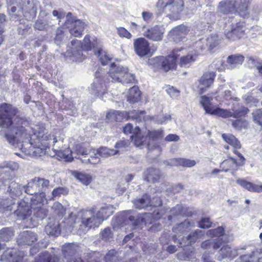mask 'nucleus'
<instances>
[{
  "label": "nucleus",
  "instance_id": "f257e3e1",
  "mask_svg": "<svg viewBox=\"0 0 262 262\" xmlns=\"http://www.w3.org/2000/svg\"><path fill=\"white\" fill-rule=\"evenodd\" d=\"M19 111L11 104L3 103L0 104V135L4 137L12 145L20 147L26 152L21 143L31 145V137L26 127L28 120L18 115Z\"/></svg>",
  "mask_w": 262,
  "mask_h": 262
},
{
  "label": "nucleus",
  "instance_id": "f03ea898",
  "mask_svg": "<svg viewBox=\"0 0 262 262\" xmlns=\"http://www.w3.org/2000/svg\"><path fill=\"white\" fill-rule=\"evenodd\" d=\"M100 217H98L96 210L92 208L89 210H82L78 212L77 216L75 214L71 213L66 220L67 226L69 227L77 228V224L80 222V230L85 231L92 228L98 227L101 224Z\"/></svg>",
  "mask_w": 262,
  "mask_h": 262
},
{
  "label": "nucleus",
  "instance_id": "7ed1b4c3",
  "mask_svg": "<svg viewBox=\"0 0 262 262\" xmlns=\"http://www.w3.org/2000/svg\"><path fill=\"white\" fill-rule=\"evenodd\" d=\"M8 5L11 6L8 8L10 19L18 20L22 15L27 13H35L37 7L36 0H6Z\"/></svg>",
  "mask_w": 262,
  "mask_h": 262
},
{
  "label": "nucleus",
  "instance_id": "20e7f679",
  "mask_svg": "<svg viewBox=\"0 0 262 262\" xmlns=\"http://www.w3.org/2000/svg\"><path fill=\"white\" fill-rule=\"evenodd\" d=\"M249 0H223L217 7V12L224 14L238 12L239 16L246 18L249 14Z\"/></svg>",
  "mask_w": 262,
  "mask_h": 262
},
{
  "label": "nucleus",
  "instance_id": "39448f33",
  "mask_svg": "<svg viewBox=\"0 0 262 262\" xmlns=\"http://www.w3.org/2000/svg\"><path fill=\"white\" fill-rule=\"evenodd\" d=\"M54 16L57 17L59 21L66 17L64 26L69 28L70 34L76 37H79L82 35L84 29L86 26V24L84 21L79 19H76L72 16L71 12L66 13L62 11L54 10L52 12Z\"/></svg>",
  "mask_w": 262,
  "mask_h": 262
},
{
  "label": "nucleus",
  "instance_id": "423d86ee",
  "mask_svg": "<svg viewBox=\"0 0 262 262\" xmlns=\"http://www.w3.org/2000/svg\"><path fill=\"white\" fill-rule=\"evenodd\" d=\"M191 226V222L189 220H185L183 222L174 226L172 230L173 232L176 233L173 236L174 242L176 240H178L179 245L181 247H185L189 245H191L195 242L197 239L201 237L203 234L202 231L200 230H196L194 232L190 233L187 237H184V236L180 238L177 237H180L179 235V233L182 234L186 231L188 228Z\"/></svg>",
  "mask_w": 262,
  "mask_h": 262
},
{
  "label": "nucleus",
  "instance_id": "0eeeda50",
  "mask_svg": "<svg viewBox=\"0 0 262 262\" xmlns=\"http://www.w3.org/2000/svg\"><path fill=\"white\" fill-rule=\"evenodd\" d=\"M182 50V49L174 50L172 54L169 55L166 57H156L149 59V62L151 64H155L156 67L165 72H167L170 69L176 67L177 59L181 56V54L179 52Z\"/></svg>",
  "mask_w": 262,
  "mask_h": 262
},
{
  "label": "nucleus",
  "instance_id": "6e6552de",
  "mask_svg": "<svg viewBox=\"0 0 262 262\" xmlns=\"http://www.w3.org/2000/svg\"><path fill=\"white\" fill-rule=\"evenodd\" d=\"M163 130L159 129L157 130H148L145 136H138L135 141V145L139 146L146 145L149 150H152L157 147L155 141L163 138Z\"/></svg>",
  "mask_w": 262,
  "mask_h": 262
},
{
  "label": "nucleus",
  "instance_id": "1a4fd4ad",
  "mask_svg": "<svg viewBox=\"0 0 262 262\" xmlns=\"http://www.w3.org/2000/svg\"><path fill=\"white\" fill-rule=\"evenodd\" d=\"M156 6L160 11L173 16L182 11L184 2L183 0H158Z\"/></svg>",
  "mask_w": 262,
  "mask_h": 262
},
{
  "label": "nucleus",
  "instance_id": "9d476101",
  "mask_svg": "<svg viewBox=\"0 0 262 262\" xmlns=\"http://www.w3.org/2000/svg\"><path fill=\"white\" fill-rule=\"evenodd\" d=\"M102 72V71L96 72V77L90 88L92 94L99 97H102L107 93V84L109 82V80L105 77V74Z\"/></svg>",
  "mask_w": 262,
  "mask_h": 262
},
{
  "label": "nucleus",
  "instance_id": "9b49d317",
  "mask_svg": "<svg viewBox=\"0 0 262 262\" xmlns=\"http://www.w3.org/2000/svg\"><path fill=\"white\" fill-rule=\"evenodd\" d=\"M212 100V98L206 96H202L201 97L200 103L205 110L206 113L216 115L224 118H229L231 115L229 111L227 110L220 107H211L210 104Z\"/></svg>",
  "mask_w": 262,
  "mask_h": 262
},
{
  "label": "nucleus",
  "instance_id": "f8f14e48",
  "mask_svg": "<svg viewBox=\"0 0 262 262\" xmlns=\"http://www.w3.org/2000/svg\"><path fill=\"white\" fill-rule=\"evenodd\" d=\"M118 151L113 149H110L106 147H101L98 149L96 152L94 151L91 156V159H83L81 158L82 162L85 164H96L100 161V157L106 158L110 156L115 155Z\"/></svg>",
  "mask_w": 262,
  "mask_h": 262
},
{
  "label": "nucleus",
  "instance_id": "ddd939ff",
  "mask_svg": "<svg viewBox=\"0 0 262 262\" xmlns=\"http://www.w3.org/2000/svg\"><path fill=\"white\" fill-rule=\"evenodd\" d=\"M67 56L75 61H80L82 59V45L80 41L74 39L71 44L67 46V51L66 53Z\"/></svg>",
  "mask_w": 262,
  "mask_h": 262
},
{
  "label": "nucleus",
  "instance_id": "4468645a",
  "mask_svg": "<svg viewBox=\"0 0 262 262\" xmlns=\"http://www.w3.org/2000/svg\"><path fill=\"white\" fill-rule=\"evenodd\" d=\"M136 208L141 209L148 206H158L161 205V201L159 198L153 199L152 201L150 197L147 194H144L141 198L133 201Z\"/></svg>",
  "mask_w": 262,
  "mask_h": 262
},
{
  "label": "nucleus",
  "instance_id": "2eb2a0df",
  "mask_svg": "<svg viewBox=\"0 0 262 262\" xmlns=\"http://www.w3.org/2000/svg\"><path fill=\"white\" fill-rule=\"evenodd\" d=\"M53 149L56 154L61 159L67 162H71L73 160L72 152L70 149L62 150L60 147L61 143H59L56 137L53 139Z\"/></svg>",
  "mask_w": 262,
  "mask_h": 262
},
{
  "label": "nucleus",
  "instance_id": "dca6fc26",
  "mask_svg": "<svg viewBox=\"0 0 262 262\" xmlns=\"http://www.w3.org/2000/svg\"><path fill=\"white\" fill-rule=\"evenodd\" d=\"M134 48L136 54L140 57L147 55L150 50L148 41L143 37L134 40Z\"/></svg>",
  "mask_w": 262,
  "mask_h": 262
},
{
  "label": "nucleus",
  "instance_id": "f3484780",
  "mask_svg": "<svg viewBox=\"0 0 262 262\" xmlns=\"http://www.w3.org/2000/svg\"><path fill=\"white\" fill-rule=\"evenodd\" d=\"M165 29L163 26L156 25L143 32V35L148 39L159 41L162 39Z\"/></svg>",
  "mask_w": 262,
  "mask_h": 262
},
{
  "label": "nucleus",
  "instance_id": "a211bd4d",
  "mask_svg": "<svg viewBox=\"0 0 262 262\" xmlns=\"http://www.w3.org/2000/svg\"><path fill=\"white\" fill-rule=\"evenodd\" d=\"M220 39L217 35H212L208 37L205 39H200L196 42V47L200 48L202 51L207 48L211 50L220 43Z\"/></svg>",
  "mask_w": 262,
  "mask_h": 262
},
{
  "label": "nucleus",
  "instance_id": "6ab92c4d",
  "mask_svg": "<svg viewBox=\"0 0 262 262\" xmlns=\"http://www.w3.org/2000/svg\"><path fill=\"white\" fill-rule=\"evenodd\" d=\"M127 72V67L113 63L111 64L109 71V76L113 82H119Z\"/></svg>",
  "mask_w": 262,
  "mask_h": 262
},
{
  "label": "nucleus",
  "instance_id": "aec40b11",
  "mask_svg": "<svg viewBox=\"0 0 262 262\" xmlns=\"http://www.w3.org/2000/svg\"><path fill=\"white\" fill-rule=\"evenodd\" d=\"M17 204V209L14 211L16 215L19 217L20 219L24 220L31 214V204L30 205L24 200H20Z\"/></svg>",
  "mask_w": 262,
  "mask_h": 262
},
{
  "label": "nucleus",
  "instance_id": "412c9836",
  "mask_svg": "<svg viewBox=\"0 0 262 262\" xmlns=\"http://www.w3.org/2000/svg\"><path fill=\"white\" fill-rule=\"evenodd\" d=\"M31 200V210L34 215L39 220L44 219L47 214V210L43 206L45 202L40 203L38 202L37 200H33V199Z\"/></svg>",
  "mask_w": 262,
  "mask_h": 262
},
{
  "label": "nucleus",
  "instance_id": "4be33fe9",
  "mask_svg": "<svg viewBox=\"0 0 262 262\" xmlns=\"http://www.w3.org/2000/svg\"><path fill=\"white\" fill-rule=\"evenodd\" d=\"M37 239V235L30 231H25L19 234L17 243L20 245H31Z\"/></svg>",
  "mask_w": 262,
  "mask_h": 262
},
{
  "label": "nucleus",
  "instance_id": "5701e85b",
  "mask_svg": "<svg viewBox=\"0 0 262 262\" xmlns=\"http://www.w3.org/2000/svg\"><path fill=\"white\" fill-rule=\"evenodd\" d=\"M161 177V173L159 169L149 167L147 168L143 174V178L148 182L155 183L159 181Z\"/></svg>",
  "mask_w": 262,
  "mask_h": 262
},
{
  "label": "nucleus",
  "instance_id": "b1692460",
  "mask_svg": "<svg viewBox=\"0 0 262 262\" xmlns=\"http://www.w3.org/2000/svg\"><path fill=\"white\" fill-rule=\"evenodd\" d=\"M35 180L37 183L38 189H39L40 198L37 201L40 203L45 202L46 201V191L49 188L50 185V181L40 177H35Z\"/></svg>",
  "mask_w": 262,
  "mask_h": 262
},
{
  "label": "nucleus",
  "instance_id": "393cba45",
  "mask_svg": "<svg viewBox=\"0 0 262 262\" xmlns=\"http://www.w3.org/2000/svg\"><path fill=\"white\" fill-rule=\"evenodd\" d=\"M60 231V224L55 220L49 222L45 228V232L50 236H58Z\"/></svg>",
  "mask_w": 262,
  "mask_h": 262
},
{
  "label": "nucleus",
  "instance_id": "a878e982",
  "mask_svg": "<svg viewBox=\"0 0 262 262\" xmlns=\"http://www.w3.org/2000/svg\"><path fill=\"white\" fill-rule=\"evenodd\" d=\"M215 76L214 72H208L205 73L200 80V89L201 93H203L213 83Z\"/></svg>",
  "mask_w": 262,
  "mask_h": 262
},
{
  "label": "nucleus",
  "instance_id": "bb28decb",
  "mask_svg": "<svg viewBox=\"0 0 262 262\" xmlns=\"http://www.w3.org/2000/svg\"><path fill=\"white\" fill-rule=\"evenodd\" d=\"M187 33V28L184 25L177 26L170 31L172 39L176 42L182 41L185 37Z\"/></svg>",
  "mask_w": 262,
  "mask_h": 262
},
{
  "label": "nucleus",
  "instance_id": "cd10ccee",
  "mask_svg": "<svg viewBox=\"0 0 262 262\" xmlns=\"http://www.w3.org/2000/svg\"><path fill=\"white\" fill-rule=\"evenodd\" d=\"M77 251L78 246L74 244H66L62 248V253L66 261L78 256L76 255Z\"/></svg>",
  "mask_w": 262,
  "mask_h": 262
},
{
  "label": "nucleus",
  "instance_id": "c85d7f7f",
  "mask_svg": "<svg viewBox=\"0 0 262 262\" xmlns=\"http://www.w3.org/2000/svg\"><path fill=\"white\" fill-rule=\"evenodd\" d=\"M25 192L28 194L34 196L32 198L33 200H39L40 198L39 189H38L35 178L30 180L26 186H24Z\"/></svg>",
  "mask_w": 262,
  "mask_h": 262
},
{
  "label": "nucleus",
  "instance_id": "c756f323",
  "mask_svg": "<svg viewBox=\"0 0 262 262\" xmlns=\"http://www.w3.org/2000/svg\"><path fill=\"white\" fill-rule=\"evenodd\" d=\"M2 184L4 187L8 186L7 192L11 195V198L16 196L21 193L20 185L14 181H10L6 180L3 181Z\"/></svg>",
  "mask_w": 262,
  "mask_h": 262
},
{
  "label": "nucleus",
  "instance_id": "7c9ffc66",
  "mask_svg": "<svg viewBox=\"0 0 262 262\" xmlns=\"http://www.w3.org/2000/svg\"><path fill=\"white\" fill-rule=\"evenodd\" d=\"M236 183L248 191L255 192H262V184L258 185L242 179H238Z\"/></svg>",
  "mask_w": 262,
  "mask_h": 262
},
{
  "label": "nucleus",
  "instance_id": "2f4dec72",
  "mask_svg": "<svg viewBox=\"0 0 262 262\" xmlns=\"http://www.w3.org/2000/svg\"><path fill=\"white\" fill-rule=\"evenodd\" d=\"M114 212V208L112 205L104 204L98 211H96V214L98 217H100V221L102 223L104 220L107 219Z\"/></svg>",
  "mask_w": 262,
  "mask_h": 262
},
{
  "label": "nucleus",
  "instance_id": "473e14b6",
  "mask_svg": "<svg viewBox=\"0 0 262 262\" xmlns=\"http://www.w3.org/2000/svg\"><path fill=\"white\" fill-rule=\"evenodd\" d=\"M198 54L195 52H191L187 55H183L180 57L179 64L181 67H189L192 63L195 61Z\"/></svg>",
  "mask_w": 262,
  "mask_h": 262
},
{
  "label": "nucleus",
  "instance_id": "72a5a7b5",
  "mask_svg": "<svg viewBox=\"0 0 262 262\" xmlns=\"http://www.w3.org/2000/svg\"><path fill=\"white\" fill-rule=\"evenodd\" d=\"M219 252L221 256L218 257V260L220 261L225 257L234 258L238 254L237 249H231L228 245L223 246Z\"/></svg>",
  "mask_w": 262,
  "mask_h": 262
},
{
  "label": "nucleus",
  "instance_id": "f704fd0d",
  "mask_svg": "<svg viewBox=\"0 0 262 262\" xmlns=\"http://www.w3.org/2000/svg\"><path fill=\"white\" fill-rule=\"evenodd\" d=\"M170 215L168 216V219L171 220L172 216H191V211H188V208L183 207L181 205H177L170 210Z\"/></svg>",
  "mask_w": 262,
  "mask_h": 262
},
{
  "label": "nucleus",
  "instance_id": "c9c22d12",
  "mask_svg": "<svg viewBox=\"0 0 262 262\" xmlns=\"http://www.w3.org/2000/svg\"><path fill=\"white\" fill-rule=\"evenodd\" d=\"M244 60V57L241 55H232L227 58L229 69H233L241 65Z\"/></svg>",
  "mask_w": 262,
  "mask_h": 262
},
{
  "label": "nucleus",
  "instance_id": "e433bc0d",
  "mask_svg": "<svg viewBox=\"0 0 262 262\" xmlns=\"http://www.w3.org/2000/svg\"><path fill=\"white\" fill-rule=\"evenodd\" d=\"M237 160L236 159L229 157L227 159L223 161L220 165L222 170L227 172L230 169L237 170V168L240 166H237Z\"/></svg>",
  "mask_w": 262,
  "mask_h": 262
},
{
  "label": "nucleus",
  "instance_id": "4c0bfd02",
  "mask_svg": "<svg viewBox=\"0 0 262 262\" xmlns=\"http://www.w3.org/2000/svg\"><path fill=\"white\" fill-rule=\"evenodd\" d=\"M123 133L126 134H132L130 137L132 140L135 141L138 136H141L140 129L139 126H136L134 129L133 125L131 123H127L123 127Z\"/></svg>",
  "mask_w": 262,
  "mask_h": 262
},
{
  "label": "nucleus",
  "instance_id": "58836bf2",
  "mask_svg": "<svg viewBox=\"0 0 262 262\" xmlns=\"http://www.w3.org/2000/svg\"><path fill=\"white\" fill-rule=\"evenodd\" d=\"M232 29L236 39L241 38L244 36L246 30L245 23L241 21L235 25H232Z\"/></svg>",
  "mask_w": 262,
  "mask_h": 262
},
{
  "label": "nucleus",
  "instance_id": "ea45409f",
  "mask_svg": "<svg viewBox=\"0 0 262 262\" xmlns=\"http://www.w3.org/2000/svg\"><path fill=\"white\" fill-rule=\"evenodd\" d=\"M141 98V92L137 86H133L129 89L127 96V101L130 103H134L139 101Z\"/></svg>",
  "mask_w": 262,
  "mask_h": 262
},
{
  "label": "nucleus",
  "instance_id": "a19ab883",
  "mask_svg": "<svg viewBox=\"0 0 262 262\" xmlns=\"http://www.w3.org/2000/svg\"><path fill=\"white\" fill-rule=\"evenodd\" d=\"M172 163L173 165H178L185 167H192L196 164L194 160L185 158H174Z\"/></svg>",
  "mask_w": 262,
  "mask_h": 262
},
{
  "label": "nucleus",
  "instance_id": "79ce46f5",
  "mask_svg": "<svg viewBox=\"0 0 262 262\" xmlns=\"http://www.w3.org/2000/svg\"><path fill=\"white\" fill-rule=\"evenodd\" d=\"M222 136L226 142L232 146L234 148L239 149L241 147L239 141L233 135L223 134Z\"/></svg>",
  "mask_w": 262,
  "mask_h": 262
},
{
  "label": "nucleus",
  "instance_id": "37998d69",
  "mask_svg": "<svg viewBox=\"0 0 262 262\" xmlns=\"http://www.w3.org/2000/svg\"><path fill=\"white\" fill-rule=\"evenodd\" d=\"M53 25L46 19L38 18L35 22L34 27L40 31L47 30L53 26Z\"/></svg>",
  "mask_w": 262,
  "mask_h": 262
},
{
  "label": "nucleus",
  "instance_id": "c03bdc74",
  "mask_svg": "<svg viewBox=\"0 0 262 262\" xmlns=\"http://www.w3.org/2000/svg\"><path fill=\"white\" fill-rule=\"evenodd\" d=\"M72 173L77 180L85 185H88L91 182L92 177L89 174L76 171H73Z\"/></svg>",
  "mask_w": 262,
  "mask_h": 262
},
{
  "label": "nucleus",
  "instance_id": "a18cd8bd",
  "mask_svg": "<svg viewBox=\"0 0 262 262\" xmlns=\"http://www.w3.org/2000/svg\"><path fill=\"white\" fill-rule=\"evenodd\" d=\"M95 53L103 66L107 64L111 59V57L107 54L106 52L101 49L95 51Z\"/></svg>",
  "mask_w": 262,
  "mask_h": 262
},
{
  "label": "nucleus",
  "instance_id": "49530a36",
  "mask_svg": "<svg viewBox=\"0 0 262 262\" xmlns=\"http://www.w3.org/2000/svg\"><path fill=\"white\" fill-rule=\"evenodd\" d=\"M14 235V232L11 228H3L0 230V238L4 241H9Z\"/></svg>",
  "mask_w": 262,
  "mask_h": 262
},
{
  "label": "nucleus",
  "instance_id": "de8ad7c7",
  "mask_svg": "<svg viewBox=\"0 0 262 262\" xmlns=\"http://www.w3.org/2000/svg\"><path fill=\"white\" fill-rule=\"evenodd\" d=\"M63 109L69 112L67 113L68 115L74 116L77 115V109L76 108L72 101L70 100L64 101H63Z\"/></svg>",
  "mask_w": 262,
  "mask_h": 262
},
{
  "label": "nucleus",
  "instance_id": "09e8293b",
  "mask_svg": "<svg viewBox=\"0 0 262 262\" xmlns=\"http://www.w3.org/2000/svg\"><path fill=\"white\" fill-rule=\"evenodd\" d=\"M145 111H139L133 110L129 113L128 117L134 120H135L138 122H140L142 120H145V117L144 116Z\"/></svg>",
  "mask_w": 262,
  "mask_h": 262
},
{
  "label": "nucleus",
  "instance_id": "8fccbe9b",
  "mask_svg": "<svg viewBox=\"0 0 262 262\" xmlns=\"http://www.w3.org/2000/svg\"><path fill=\"white\" fill-rule=\"evenodd\" d=\"M76 152L77 154L79 155L78 157L75 156V158L79 159L81 162L82 160L81 158L83 159H91L90 158H87L86 156L91 153V151L89 149L82 147L81 146H78L76 148Z\"/></svg>",
  "mask_w": 262,
  "mask_h": 262
},
{
  "label": "nucleus",
  "instance_id": "3c124183",
  "mask_svg": "<svg viewBox=\"0 0 262 262\" xmlns=\"http://www.w3.org/2000/svg\"><path fill=\"white\" fill-rule=\"evenodd\" d=\"M128 220L129 222H130V224L132 225L133 228L134 229L141 228L142 225L144 223V219L141 216L135 218V216L130 215L128 217Z\"/></svg>",
  "mask_w": 262,
  "mask_h": 262
},
{
  "label": "nucleus",
  "instance_id": "603ef678",
  "mask_svg": "<svg viewBox=\"0 0 262 262\" xmlns=\"http://www.w3.org/2000/svg\"><path fill=\"white\" fill-rule=\"evenodd\" d=\"M82 45V49L87 51L91 50L93 48H94L96 45V42L94 40L92 41L90 39V36L88 35L85 36Z\"/></svg>",
  "mask_w": 262,
  "mask_h": 262
},
{
  "label": "nucleus",
  "instance_id": "864d4df0",
  "mask_svg": "<svg viewBox=\"0 0 262 262\" xmlns=\"http://www.w3.org/2000/svg\"><path fill=\"white\" fill-rule=\"evenodd\" d=\"M135 81V76L134 74L128 72V69L127 68V72L121 78L120 82L124 83H133Z\"/></svg>",
  "mask_w": 262,
  "mask_h": 262
},
{
  "label": "nucleus",
  "instance_id": "5fc2aeb1",
  "mask_svg": "<svg viewBox=\"0 0 262 262\" xmlns=\"http://www.w3.org/2000/svg\"><path fill=\"white\" fill-rule=\"evenodd\" d=\"M52 209L59 217L62 216L65 213V209L62 204L58 202H55L53 204Z\"/></svg>",
  "mask_w": 262,
  "mask_h": 262
},
{
  "label": "nucleus",
  "instance_id": "6e6d98bb",
  "mask_svg": "<svg viewBox=\"0 0 262 262\" xmlns=\"http://www.w3.org/2000/svg\"><path fill=\"white\" fill-rule=\"evenodd\" d=\"M249 110L245 107H241L237 110L235 111L234 113H232L230 111L231 116L229 117H233L234 118H239L245 116L249 112Z\"/></svg>",
  "mask_w": 262,
  "mask_h": 262
},
{
  "label": "nucleus",
  "instance_id": "4d7b16f0",
  "mask_svg": "<svg viewBox=\"0 0 262 262\" xmlns=\"http://www.w3.org/2000/svg\"><path fill=\"white\" fill-rule=\"evenodd\" d=\"M14 198L4 200L1 203V206L6 210L11 211L12 209V206L14 204Z\"/></svg>",
  "mask_w": 262,
  "mask_h": 262
},
{
  "label": "nucleus",
  "instance_id": "13d9d810",
  "mask_svg": "<svg viewBox=\"0 0 262 262\" xmlns=\"http://www.w3.org/2000/svg\"><path fill=\"white\" fill-rule=\"evenodd\" d=\"M100 237L105 241H110L113 237V234L111 229L108 227L105 228L100 233Z\"/></svg>",
  "mask_w": 262,
  "mask_h": 262
},
{
  "label": "nucleus",
  "instance_id": "bf43d9fd",
  "mask_svg": "<svg viewBox=\"0 0 262 262\" xmlns=\"http://www.w3.org/2000/svg\"><path fill=\"white\" fill-rule=\"evenodd\" d=\"M68 190L66 187H59L53 189L52 191V196L53 198L60 196L61 194L66 195L68 193Z\"/></svg>",
  "mask_w": 262,
  "mask_h": 262
},
{
  "label": "nucleus",
  "instance_id": "052dcab7",
  "mask_svg": "<svg viewBox=\"0 0 262 262\" xmlns=\"http://www.w3.org/2000/svg\"><path fill=\"white\" fill-rule=\"evenodd\" d=\"M120 112L117 111L111 110L106 114V119L110 121H118L119 119L118 116H119Z\"/></svg>",
  "mask_w": 262,
  "mask_h": 262
},
{
  "label": "nucleus",
  "instance_id": "680f3d73",
  "mask_svg": "<svg viewBox=\"0 0 262 262\" xmlns=\"http://www.w3.org/2000/svg\"><path fill=\"white\" fill-rule=\"evenodd\" d=\"M116 251L114 250L109 251L105 256V262H116L117 259Z\"/></svg>",
  "mask_w": 262,
  "mask_h": 262
},
{
  "label": "nucleus",
  "instance_id": "e2e57ef3",
  "mask_svg": "<svg viewBox=\"0 0 262 262\" xmlns=\"http://www.w3.org/2000/svg\"><path fill=\"white\" fill-rule=\"evenodd\" d=\"M224 233V229L222 227H219L216 229L209 230L208 234L213 236H218L221 237Z\"/></svg>",
  "mask_w": 262,
  "mask_h": 262
},
{
  "label": "nucleus",
  "instance_id": "0e129e2a",
  "mask_svg": "<svg viewBox=\"0 0 262 262\" xmlns=\"http://www.w3.org/2000/svg\"><path fill=\"white\" fill-rule=\"evenodd\" d=\"M232 125L236 129L241 130L243 128H246L247 123L245 120H236L232 122Z\"/></svg>",
  "mask_w": 262,
  "mask_h": 262
},
{
  "label": "nucleus",
  "instance_id": "69168bd1",
  "mask_svg": "<svg viewBox=\"0 0 262 262\" xmlns=\"http://www.w3.org/2000/svg\"><path fill=\"white\" fill-rule=\"evenodd\" d=\"M224 61L222 59H216L211 64V67L214 68L219 71H223L225 69L224 67Z\"/></svg>",
  "mask_w": 262,
  "mask_h": 262
},
{
  "label": "nucleus",
  "instance_id": "338daca9",
  "mask_svg": "<svg viewBox=\"0 0 262 262\" xmlns=\"http://www.w3.org/2000/svg\"><path fill=\"white\" fill-rule=\"evenodd\" d=\"M252 115L254 121L259 125L262 126V111L260 110H257L253 112Z\"/></svg>",
  "mask_w": 262,
  "mask_h": 262
},
{
  "label": "nucleus",
  "instance_id": "774afa93",
  "mask_svg": "<svg viewBox=\"0 0 262 262\" xmlns=\"http://www.w3.org/2000/svg\"><path fill=\"white\" fill-rule=\"evenodd\" d=\"M44 255H47L48 257L46 259L48 262H61L60 257L55 253H49L48 252L43 253Z\"/></svg>",
  "mask_w": 262,
  "mask_h": 262
}]
</instances>
